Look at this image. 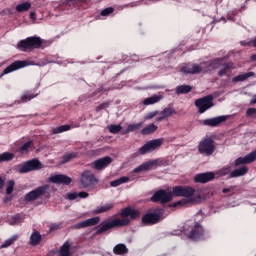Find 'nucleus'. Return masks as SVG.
<instances>
[{
  "label": "nucleus",
  "instance_id": "27",
  "mask_svg": "<svg viewBox=\"0 0 256 256\" xmlns=\"http://www.w3.org/2000/svg\"><path fill=\"white\" fill-rule=\"evenodd\" d=\"M42 236L41 234L39 233V231H35L31 234L30 236V245L32 247H37V245H39L42 241Z\"/></svg>",
  "mask_w": 256,
  "mask_h": 256
},
{
  "label": "nucleus",
  "instance_id": "45",
  "mask_svg": "<svg viewBox=\"0 0 256 256\" xmlns=\"http://www.w3.org/2000/svg\"><path fill=\"white\" fill-rule=\"evenodd\" d=\"M141 125H143V122H140L138 124H130L128 125L125 133H132V131H137V129H140Z\"/></svg>",
  "mask_w": 256,
  "mask_h": 256
},
{
  "label": "nucleus",
  "instance_id": "42",
  "mask_svg": "<svg viewBox=\"0 0 256 256\" xmlns=\"http://www.w3.org/2000/svg\"><path fill=\"white\" fill-rule=\"evenodd\" d=\"M15 189V181L9 180L6 185V195H11Z\"/></svg>",
  "mask_w": 256,
  "mask_h": 256
},
{
  "label": "nucleus",
  "instance_id": "40",
  "mask_svg": "<svg viewBox=\"0 0 256 256\" xmlns=\"http://www.w3.org/2000/svg\"><path fill=\"white\" fill-rule=\"evenodd\" d=\"M107 129L110 133H112L113 135H117V133H119L123 127H121V125H115V124H111L107 126Z\"/></svg>",
  "mask_w": 256,
  "mask_h": 256
},
{
  "label": "nucleus",
  "instance_id": "1",
  "mask_svg": "<svg viewBox=\"0 0 256 256\" xmlns=\"http://www.w3.org/2000/svg\"><path fill=\"white\" fill-rule=\"evenodd\" d=\"M139 210H133L130 207L124 208L121 210L120 217L123 219H112V220H104L97 227L95 235H103V233H107V231H111V229H117L118 227H127L129 223H131L130 219L139 218ZM127 217H130L127 218Z\"/></svg>",
  "mask_w": 256,
  "mask_h": 256
},
{
  "label": "nucleus",
  "instance_id": "57",
  "mask_svg": "<svg viewBox=\"0 0 256 256\" xmlns=\"http://www.w3.org/2000/svg\"><path fill=\"white\" fill-rule=\"evenodd\" d=\"M251 61H256V54H253V55L251 56Z\"/></svg>",
  "mask_w": 256,
  "mask_h": 256
},
{
  "label": "nucleus",
  "instance_id": "24",
  "mask_svg": "<svg viewBox=\"0 0 256 256\" xmlns=\"http://www.w3.org/2000/svg\"><path fill=\"white\" fill-rule=\"evenodd\" d=\"M249 173V168L247 166H242L241 168L235 169L230 173V178L235 179L237 177H243V175H247Z\"/></svg>",
  "mask_w": 256,
  "mask_h": 256
},
{
  "label": "nucleus",
  "instance_id": "23",
  "mask_svg": "<svg viewBox=\"0 0 256 256\" xmlns=\"http://www.w3.org/2000/svg\"><path fill=\"white\" fill-rule=\"evenodd\" d=\"M221 67L222 68L218 71V77H224V75H227L228 73H231V71H233L232 62L221 64Z\"/></svg>",
  "mask_w": 256,
  "mask_h": 256
},
{
  "label": "nucleus",
  "instance_id": "44",
  "mask_svg": "<svg viewBox=\"0 0 256 256\" xmlns=\"http://www.w3.org/2000/svg\"><path fill=\"white\" fill-rule=\"evenodd\" d=\"M17 241V236H13L12 238L8 239L1 245V249H7V247H11L13 243Z\"/></svg>",
  "mask_w": 256,
  "mask_h": 256
},
{
  "label": "nucleus",
  "instance_id": "4",
  "mask_svg": "<svg viewBox=\"0 0 256 256\" xmlns=\"http://www.w3.org/2000/svg\"><path fill=\"white\" fill-rule=\"evenodd\" d=\"M43 197H49V185L47 184L39 186L28 192L24 196V201H26V203H31L33 201H37V199H43Z\"/></svg>",
  "mask_w": 256,
  "mask_h": 256
},
{
  "label": "nucleus",
  "instance_id": "59",
  "mask_svg": "<svg viewBox=\"0 0 256 256\" xmlns=\"http://www.w3.org/2000/svg\"><path fill=\"white\" fill-rule=\"evenodd\" d=\"M55 229H57V226H52V227L50 228V231H55Z\"/></svg>",
  "mask_w": 256,
  "mask_h": 256
},
{
  "label": "nucleus",
  "instance_id": "30",
  "mask_svg": "<svg viewBox=\"0 0 256 256\" xmlns=\"http://www.w3.org/2000/svg\"><path fill=\"white\" fill-rule=\"evenodd\" d=\"M60 256H71V243L65 242L59 251Z\"/></svg>",
  "mask_w": 256,
  "mask_h": 256
},
{
  "label": "nucleus",
  "instance_id": "9",
  "mask_svg": "<svg viewBox=\"0 0 256 256\" xmlns=\"http://www.w3.org/2000/svg\"><path fill=\"white\" fill-rule=\"evenodd\" d=\"M215 104L213 103V95H207L199 98L195 101V106L198 109V113L203 114L208 109H211Z\"/></svg>",
  "mask_w": 256,
  "mask_h": 256
},
{
  "label": "nucleus",
  "instance_id": "41",
  "mask_svg": "<svg viewBox=\"0 0 256 256\" xmlns=\"http://www.w3.org/2000/svg\"><path fill=\"white\" fill-rule=\"evenodd\" d=\"M35 97H37V95H35L31 92H25L21 96V103H27L28 101H31V99H35Z\"/></svg>",
  "mask_w": 256,
  "mask_h": 256
},
{
  "label": "nucleus",
  "instance_id": "52",
  "mask_svg": "<svg viewBox=\"0 0 256 256\" xmlns=\"http://www.w3.org/2000/svg\"><path fill=\"white\" fill-rule=\"evenodd\" d=\"M77 197H79L77 192H72V193L68 194V199L70 201H75V199H77Z\"/></svg>",
  "mask_w": 256,
  "mask_h": 256
},
{
  "label": "nucleus",
  "instance_id": "51",
  "mask_svg": "<svg viewBox=\"0 0 256 256\" xmlns=\"http://www.w3.org/2000/svg\"><path fill=\"white\" fill-rule=\"evenodd\" d=\"M221 175H229L231 173V166H225L220 170Z\"/></svg>",
  "mask_w": 256,
  "mask_h": 256
},
{
  "label": "nucleus",
  "instance_id": "48",
  "mask_svg": "<svg viewBox=\"0 0 256 256\" xmlns=\"http://www.w3.org/2000/svg\"><path fill=\"white\" fill-rule=\"evenodd\" d=\"M111 105L109 102H104L96 107V113H99V111H103V109H108V107Z\"/></svg>",
  "mask_w": 256,
  "mask_h": 256
},
{
  "label": "nucleus",
  "instance_id": "35",
  "mask_svg": "<svg viewBox=\"0 0 256 256\" xmlns=\"http://www.w3.org/2000/svg\"><path fill=\"white\" fill-rule=\"evenodd\" d=\"M123 183H129V177L122 176L110 183L111 187H119V185H123Z\"/></svg>",
  "mask_w": 256,
  "mask_h": 256
},
{
  "label": "nucleus",
  "instance_id": "46",
  "mask_svg": "<svg viewBox=\"0 0 256 256\" xmlns=\"http://www.w3.org/2000/svg\"><path fill=\"white\" fill-rule=\"evenodd\" d=\"M115 12V8L113 7H107L105 9H103L101 12H100V15L102 17H109V15H111V13H114Z\"/></svg>",
  "mask_w": 256,
  "mask_h": 256
},
{
  "label": "nucleus",
  "instance_id": "15",
  "mask_svg": "<svg viewBox=\"0 0 256 256\" xmlns=\"http://www.w3.org/2000/svg\"><path fill=\"white\" fill-rule=\"evenodd\" d=\"M157 165H159V160H157V159L149 160V161L142 163L138 167H136L132 171V173H141L143 171H151L152 169H154V167H157Z\"/></svg>",
  "mask_w": 256,
  "mask_h": 256
},
{
  "label": "nucleus",
  "instance_id": "26",
  "mask_svg": "<svg viewBox=\"0 0 256 256\" xmlns=\"http://www.w3.org/2000/svg\"><path fill=\"white\" fill-rule=\"evenodd\" d=\"M250 77H255V72L240 74L232 79V83H241L243 81H247Z\"/></svg>",
  "mask_w": 256,
  "mask_h": 256
},
{
  "label": "nucleus",
  "instance_id": "39",
  "mask_svg": "<svg viewBox=\"0 0 256 256\" xmlns=\"http://www.w3.org/2000/svg\"><path fill=\"white\" fill-rule=\"evenodd\" d=\"M161 101V97L159 96H151L143 101V105H155V103H159Z\"/></svg>",
  "mask_w": 256,
  "mask_h": 256
},
{
  "label": "nucleus",
  "instance_id": "50",
  "mask_svg": "<svg viewBox=\"0 0 256 256\" xmlns=\"http://www.w3.org/2000/svg\"><path fill=\"white\" fill-rule=\"evenodd\" d=\"M246 117H256V108H248L246 110Z\"/></svg>",
  "mask_w": 256,
  "mask_h": 256
},
{
  "label": "nucleus",
  "instance_id": "19",
  "mask_svg": "<svg viewBox=\"0 0 256 256\" xmlns=\"http://www.w3.org/2000/svg\"><path fill=\"white\" fill-rule=\"evenodd\" d=\"M51 183H56L57 185H71L73 181L71 177L63 174L53 175L49 179Z\"/></svg>",
  "mask_w": 256,
  "mask_h": 256
},
{
  "label": "nucleus",
  "instance_id": "12",
  "mask_svg": "<svg viewBox=\"0 0 256 256\" xmlns=\"http://www.w3.org/2000/svg\"><path fill=\"white\" fill-rule=\"evenodd\" d=\"M205 235V230L203 229V226L199 224V222L194 223L191 231L187 234L188 239H192V241H198V239H201Z\"/></svg>",
  "mask_w": 256,
  "mask_h": 256
},
{
  "label": "nucleus",
  "instance_id": "21",
  "mask_svg": "<svg viewBox=\"0 0 256 256\" xmlns=\"http://www.w3.org/2000/svg\"><path fill=\"white\" fill-rule=\"evenodd\" d=\"M203 65V73H209V71H215V69H219L221 67V59L216 58L211 62H204Z\"/></svg>",
  "mask_w": 256,
  "mask_h": 256
},
{
  "label": "nucleus",
  "instance_id": "43",
  "mask_svg": "<svg viewBox=\"0 0 256 256\" xmlns=\"http://www.w3.org/2000/svg\"><path fill=\"white\" fill-rule=\"evenodd\" d=\"M246 163H253L254 161H256V150L250 152L249 154H247L246 156H244Z\"/></svg>",
  "mask_w": 256,
  "mask_h": 256
},
{
  "label": "nucleus",
  "instance_id": "54",
  "mask_svg": "<svg viewBox=\"0 0 256 256\" xmlns=\"http://www.w3.org/2000/svg\"><path fill=\"white\" fill-rule=\"evenodd\" d=\"M78 197H80V199H87V197H89V193L83 191L79 192Z\"/></svg>",
  "mask_w": 256,
  "mask_h": 256
},
{
  "label": "nucleus",
  "instance_id": "6",
  "mask_svg": "<svg viewBox=\"0 0 256 256\" xmlns=\"http://www.w3.org/2000/svg\"><path fill=\"white\" fill-rule=\"evenodd\" d=\"M163 217V209H157L155 212H147L142 216L143 225H157Z\"/></svg>",
  "mask_w": 256,
  "mask_h": 256
},
{
  "label": "nucleus",
  "instance_id": "58",
  "mask_svg": "<svg viewBox=\"0 0 256 256\" xmlns=\"http://www.w3.org/2000/svg\"><path fill=\"white\" fill-rule=\"evenodd\" d=\"M103 91H109V90L104 89L103 87H100V88H99V93H101V92H103Z\"/></svg>",
  "mask_w": 256,
  "mask_h": 256
},
{
  "label": "nucleus",
  "instance_id": "25",
  "mask_svg": "<svg viewBox=\"0 0 256 256\" xmlns=\"http://www.w3.org/2000/svg\"><path fill=\"white\" fill-rule=\"evenodd\" d=\"M113 253L114 255H127V253H129V248H127V245L119 243L114 246Z\"/></svg>",
  "mask_w": 256,
  "mask_h": 256
},
{
  "label": "nucleus",
  "instance_id": "56",
  "mask_svg": "<svg viewBox=\"0 0 256 256\" xmlns=\"http://www.w3.org/2000/svg\"><path fill=\"white\" fill-rule=\"evenodd\" d=\"M5 185V180L0 176V191L3 189V186Z\"/></svg>",
  "mask_w": 256,
  "mask_h": 256
},
{
  "label": "nucleus",
  "instance_id": "18",
  "mask_svg": "<svg viewBox=\"0 0 256 256\" xmlns=\"http://www.w3.org/2000/svg\"><path fill=\"white\" fill-rule=\"evenodd\" d=\"M225 121H227V116H218L203 120L202 125H205L206 127H219V125L225 123Z\"/></svg>",
  "mask_w": 256,
  "mask_h": 256
},
{
  "label": "nucleus",
  "instance_id": "31",
  "mask_svg": "<svg viewBox=\"0 0 256 256\" xmlns=\"http://www.w3.org/2000/svg\"><path fill=\"white\" fill-rule=\"evenodd\" d=\"M65 131H71V125H61L51 130L52 135H59V133H65Z\"/></svg>",
  "mask_w": 256,
  "mask_h": 256
},
{
  "label": "nucleus",
  "instance_id": "53",
  "mask_svg": "<svg viewBox=\"0 0 256 256\" xmlns=\"http://www.w3.org/2000/svg\"><path fill=\"white\" fill-rule=\"evenodd\" d=\"M240 45H242V47H249V46L253 45V41L244 40V41L240 42Z\"/></svg>",
  "mask_w": 256,
  "mask_h": 256
},
{
  "label": "nucleus",
  "instance_id": "33",
  "mask_svg": "<svg viewBox=\"0 0 256 256\" xmlns=\"http://www.w3.org/2000/svg\"><path fill=\"white\" fill-rule=\"evenodd\" d=\"M31 9V2H22L16 5L17 13H25Z\"/></svg>",
  "mask_w": 256,
  "mask_h": 256
},
{
  "label": "nucleus",
  "instance_id": "8",
  "mask_svg": "<svg viewBox=\"0 0 256 256\" xmlns=\"http://www.w3.org/2000/svg\"><path fill=\"white\" fill-rule=\"evenodd\" d=\"M150 201L153 203H170V201H173V192L172 191H167V190H158L156 191L152 197L150 198Z\"/></svg>",
  "mask_w": 256,
  "mask_h": 256
},
{
  "label": "nucleus",
  "instance_id": "5",
  "mask_svg": "<svg viewBox=\"0 0 256 256\" xmlns=\"http://www.w3.org/2000/svg\"><path fill=\"white\" fill-rule=\"evenodd\" d=\"M198 151L201 155L206 157L211 156L215 153V140L213 138H204L198 144Z\"/></svg>",
  "mask_w": 256,
  "mask_h": 256
},
{
  "label": "nucleus",
  "instance_id": "2",
  "mask_svg": "<svg viewBox=\"0 0 256 256\" xmlns=\"http://www.w3.org/2000/svg\"><path fill=\"white\" fill-rule=\"evenodd\" d=\"M193 195H195V188H193L191 186H175V187H173L172 188V197H185L186 198L184 200L175 202L173 206L177 207V205H189V203H199V201H201V195H198L197 197H193Z\"/></svg>",
  "mask_w": 256,
  "mask_h": 256
},
{
  "label": "nucleus",
  "instance_id": "47",
  "mask_svg": "<svg viewBox=\"0 0 256 256\" xmlns=\"http://www.w3.org/2000/svg\"><path fill=\"white\" fill-rule=\"evenodd\" d=\"M157 115H159V111H153V112H149L145 117V121H151V119L157 117Z\"/></svg>",
  "mask_w": 256,
  "mask_h": 256
},
{
  "label": "nucleus",
  "instance_id": "14",
  "mask_svg": "<svg viewBox=\"0 0 256 256\" xmlns=\"http://www.w3.org/2000/svg\"><path fill=\"white\" fill-rule=\"evenodd\" d=\"M23 67H27V61L17 60L13 62L3 70V73L0 75V79L1 77H3V75H9V73H13V71H18V69H23Z\"/></svg>",
  "mask_w": 256,
  "mask_h": 256
},
{
  "label": "nucleus",
  "instance_id": "49",
  "mask_svg": "<svg viewBox=\"0 0 256 256\" xmlns=\"http://www.w3.org/2000/svg\"><path fill=\"white\" fill-rule=\"evenodd\" d=\"M239 165H247L245 157H239L235 160V167H239Z\"/></svg>",
  "mask_w": 256,
  "mask_h": 256
},
{
  "label": "nucleus",
  "instance_id": "61",
  "mask_svg": "<svg viewBox=\"0 0 256 256\" xmlns=\"http://www.w3.org/2000/svg\"><path fill=\"white\" fill-rule=\"evenodd\" d=\"M8 201H11V198H6L5 203H7Z\"/></svg>",
  "mask_w": 256,
  "mask_h": 256
},
{
  "label": "nucleus",
  "instance_id": "55",
  "mask_svg": "<svg viewBox=\"0 0 256 256\" xmlns=\"http://www.w3.org/2000/svg\"><path fill=\"white\" fill-rule=\"evenodd\" d=\"M235 189V187H230V188H223L222 189V193H231V191H233Z\"/></svg>",
  "mask_w": 256,
  "mask_h": 256
},
{
  "label": "nucleus",
  "instance_id": "10",
  "mask_svg": "<svg viewBox=\"0 0 256 256\" xmlns=\"http://www.w3.org/2000/svg\"><path fill=\"white\" fill-rule=\"evenodd\" d=\"M161 145H163V138L150 140L139 148L138 153L139 155H147V153H151L155 151V149H159Z\"/></svg>",
  "mask_w": 256,
  "mask_h": 256
},
{
  "label": "nucleus",
  "instance_id": "13",
  "mask_svg": "<svg viewBox=\"0 0 256 256\" xmlns=\"http://www.w3.org/2000/svg\"><path fill=\"white\" fill-rule=\"evenodd\" d=\"M111 163H113V158H111L110 156H105L95 160L92 163V168L96 169V171H103V169H107V167H109Z\"/></svg>",
  "mask_w": 256,
  "mask_h": 256
},
{
  "label": "nucleus",
  "instance_id": "20",
  "mask_svg": "<svg viewBox=\"0 0 256 256\" xmlns=\"http://www.w3.org/2000/svg\"><path fill=\"white\" fill-rule=\"evenodd\" d=\"M213 179H215V173L213 172L200 173L194 177L195 183H203V184L209 183V181H213Z\"/></svg>",
  "mask_w": 256,
  "mask_h": 256
},
{
  "label": "nucleus",
  "instance_id": "22",
  "mask_svg": "<svg viewBox=\"0 0 256 256\" xmlns=\"http://www.w3.org/2000/svg\"><path fill=\"white\" fill-rule=\"evenodd\" d=\"M177 113L173 108H165L161 112H158L159 117L156 118V123H161V121H165V119H168V117H171V115H175Z\"/></svg>",
  "mask_w": 256,
  "mask_h": 256
},
{
  "label": "nucleus",
  "instance_id": "32",
  "mask_svg": "<svg viewBox=\"0 0 256 256\" xmlns=\"http://www.w3.org/2000/svg\"><path fill=\"white\" fill-rule=\"evenodd\" d=\"M158 127L154 123L149 124L141 130L142 135H151L157 131Z\"/></svg>",
  "mask_w": 256,
  "mask_h": 256
},
{
  "label": "nucleus",
  "instance_id": "37",
  "mask_svg": "<svg viewBox=\"0 0 256 256\" xmlns=\"http://www.w3.org/2000/svg\"><path fill=\"white\" fill-rule=\"evenodd\" d=\"M15 159V154L11 152H4L0 154V163H3L5 161H13Z\"/></svg>",
  "mask_w": 256,
  "mask_h": 256
},
{
  "label": "nucleus",
  "instance_id": "28",
  "mask_svg": "<svg viewBox=\"0 0 256 256\" xmlns=\"http://www.w3.org/2000/svg\"><path fill=\"white\" fill-rule=\"evenodd\" d=\"M193 91V87L189 85H180L176 87L175 93L176 95H187V93H191Z\"/></svg>",
  "mask_w": 256,
  "mask_h": 256
},
{
  "label": "nucleus",
  "instance_id": "36",
  "mask_svg": "<svg viewBox=\"0 0 256 256\" xmlns=\"http://www.w3.org/2000/svg\"><path fill=\"white\" fill-rule=\"evenodd\" d=\"M33 147V140H29L26 143H24L20 148H19V153L24 155V153H29V149Z\"/></svg>",
  "mask_w": 256,
  "mask_h": 256
},
{
  "label": "nucleus",
  "instance_id": "62",
  "mask_svg": "<svg viewBox=\"0 0 256 256\" xmlns=\"http://www.w3.org/2000/svg\"><path fill=\"white\" fill-rule=\"evenodd\" d=\"M18 218H19V215H16V216H15V219H18Z\"/></svg>",
  "mask_w": 256,
  "mask_h": 256
},
{
  "label": "nucleus",
  "instance_id": "11",
  "mask_svg": "<svg viewBox=\"0 0 256 256\" xmlns=\"http://www.w3.org/2000/svg\"><path fill=\"white\" fill-rule=\"evenodd\" d=\"M43 169V164L38 159L26 161L20 168L19 173H31V171H39Z\"/></svg>",
  "mask_w": 256,
  "mask_h": 256
},
{
  "label": "nucleus",
  "instance_id": "16",
  "mask_svg": "<svg viewBox=\"0 0 256 256\" xmlns=\"http://www.w3.org/2000/svg\"><path fill=\"white\" fill-rule=\"evenodd\" d=\"M99 221H101V218L99 216L92 217L75 224L74 229H85L87 227H95V225H99Z\"/></svg>",
  "mask_w": 256,
  "mask_h": 256
},
{
  "label": "nucleus",
  "instance_id": "17",
  "mask_svg": "<svg viewBox=\"0 0 256 256\" xmlns=\"http://www.w3.org/2000/svg\"><path fill=\"white\" fill-rule=\"evenodd\" d=\"M182 73L185 75H198V73H203V63L187 65L181 68Z\"/></svg>",
  "mask_w": 256,
  "mask_h": 256
},
{
  "label": "nucleus",
  "instance_id": "29",
  "mask_svg": "<svg viewBox=\"0 0 256 256\" xmlns=\"http://www.w3.org/2000/svg\"><path fill=\"white\" fill-rule=\"evenodd\" d=\"M113 207H115V203H107L104 206H100L96 210H94V214L100 215L101 213H107V211H111Z\"/></svg>",
  "mask_w": 256,
  "mask_h": 256
},
{
  "label": "nucleus",
  "instance_id": "60",
  "mask_svg": "<svg viewBox=\"0 0 256 256\" xmlns=\"http://www.w3.org/2000/svg\"><path fill=\"white\" fill-rule=\"evenodd\" d=\"M33 15H35V12L30 13V17L33 18Z\"/></svg>",
  "mask_w": 256,
  "mask_h": 256
},
{
  "label": "nucleus",
  "instance_id": "34",
  "mask_svg": "<svg viewBox=\"0 0 256 256\" xmlns=\"http://www.w3.org/2000/svg\"><path fill=\"white\" fill-rule=\"evenodd\" d=\"M76 157H77L76 152L67 153L61 157L60 165H65V163H69V161H73V159H76Z\"/></svg>",
  "mask_w": 256,
  "mask_h": 256
},
{
  "label": "nucleus",
  "instance_id": "3",
  "mask_svg": "<svg viewBox=\"0 0 256 256\" xmlns=\"http://www.w3.org/2000/svg\"><path fill=\"white\" fill-rule=\"evenodd\" d=\"M45 40L41 39L39 36H31L24 40H20L17 43V49L19 51H32V49H41L43 47Z\"/></svg>",
  "mask_w": 256,
  "mask_h": 256
},
{
  "label": "nucleus",
  "instance_id": "38",
  "mask_svg": "<svg viewBox=\"0 0 256 256\" xmlns=\"http://www.w3.org/2000/svg\"><path fill=\"white\" fill-rule=\"evenodd\" d=\"M85 3V0H66L65 6L66 7H81Z\"/></svg>",
  "mask_w": 256,
  "mask_h": 256
},
{
  "label": "nucleus",
  "instance_id": "7",
  "mask_svg": "<svg viewBox=\"0 0 256 256\" xmlns=\"http://www.w3.org/2000/svg\"><path fill=\"white\" fill-rule=\"evenodd\" d=\"M80 183L83 189H89V187H95V185L99 183V180L95 177V174H93V172H91L90 170H85L81 174Z\"/></svg>",
  "mask_w": 256,
  "mask_h": 256
}]
</instances>
